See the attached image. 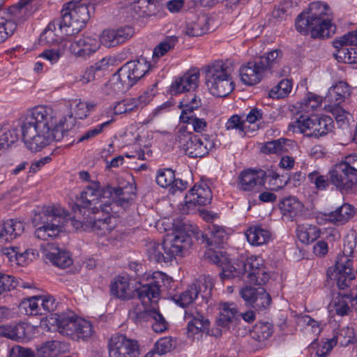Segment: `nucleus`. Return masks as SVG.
I'll return each mask as SVG.
<instances>
[{
	"instance_id": "obj_1",
	"label": "nucleus",
	"mask_w": 357,
	"mask_h": 357,
	"mask_svg": "<svg viewBox=\"0 0 357 357\" xmlns=\"http://www.w3.org/2000/svg\"><path fill=\"white\" fill-rule=\"evenodd\" d=\"M56 113L52 108L38 106L29 110L22 119L19 120L18 126L0 136V150L8 148L20 139L18 127H20L22 139L26 146L31 151H38L49 145L53 141L63 140L70 143L68 136L71 134L75 125L73 115L61 119L56 123Z\"/></svg>"
},
{
	"instance_id": "obj_2",
	"label": "nucleus",
	"mask_w": 357,
	"mask_h": 357,
	"mask_svg": "<svg viewBox=\"0 0 357 357\" xmlns=\"http://www.w3.org/2000/svg\"><path fill=\"white\" fill-rule=\"evenodd\" d=\"M176 234L172 238L165 239L162 243L149 241L146 244V254L150 260L157 263H168L181 255L192 243L191 235L198 234L199 229L185 219L173 223Z\"/></svg>"
},
{
	"instance_id": "obj_3",
	"label": "nucleus",
	"mask_w": 357,
	"mask_h": 357,
	"mask_svg": "<svg viewBox=\"0 0 357 357\" xmlns=\"http://www.w3.org/2000/svg\"><path fill=\"white\" fill-rule=\"evenodd\" d=\"M328 10L326 3L319 1L311 3L308 11L303 12L297 17L295 22L296 30L304 35L310 32L314 38L330 37L335 32V26L331 23Z\"/></svg>"
},
{
	"instance_id": "obj_4",
	"label": "nucleus",
	"mask_w": 357,
	"mask_h": 357,
	"mask_svg": "<svg viewBox=\"0 0 357 357\" xmlns=\"http://www.w3.org/2000/svg\"><path fill=\"white\" fill-rule=\"evenodd\" d=\"M241 275L245 281L255 285L265 284L270 278V274L266 271L262 258L257 256H250L243 261L225 263L222 266V279Z\"/></svg>"
},
{
	"instance_id": "obj_5",
	"label": "nucleus",
	"mask_w": 357,
	"mask_h": 357,
	"mask_svg": "<svg viewBox=\"0 0 357 357\" xmlns=\"http://www.w3.org/2000/svg\"><path fill=\"white\" fill-rule=\"evenodd\" d=\"M67 220V214L61 208L48 206L33 218L36 227L35 236L43 241L54 238L61 232Z\"/></svg>"
},
{
	"instance_id": "obj_6",
	"label": "nucleus",
	"mask_w": 357,
	"mask_h": 357,
	"mask_svg": "<svg viewBox=\"0 0 357 357\" xmlns=\"http://www.w3.org/2000/svg\"><path fill=\"white\" fill-rule=\"evenodd\" d=\"M151 65L144 57L123 65L113 75L110 86L116 93L130 89L150 70Z\"/></svg>"
},
{
	"instance_id": "obj_7",
	"label": "nucleus",
	"mask_w": 357,
	"mask_h": 357,
	"mask_svg": "<svg viewBox=\"0 0 357 357\" xmlns=\"http://www.w3.org/2000/svg\"><path fill=\"white\" fill-rule=\"evenodd\" d=\"M94 6L89 3L68 2L61 11V17L58 20L64 26L66 35H73L84 28L90 19L91 11Z\"/></svg>"
},
{
	"instance_id": "obj_8",
	"label": "nucleus",
	"mask_w": 357,
	"mask_h": 357,
	"mask_svg": "<svg viewBox=\"0 0 357 357\" xmlns=\"http://www.w3.org/2000/svg\"><path fill=\"white\" fill-rule=\"evenodd\" d=\"M231 67L223 61H215L206 71V83L210 93L217 97H226L234 89Z\"/></svg>"
},
{
	"instance_id": "obj_9",
	"label": "nucleus",
	"mask_w": 357,
	"mask_h": 357,
	"mask_svg": "<svg viewBox=\"0 0 357 357\" xmlns=\"http://www.w3.org/2000/svg\"><path fill=\"white\" fill-rule=\"evenodd\" d=\"M175 141L190 158H202L207 155L215 143L208 135L200 137L188 130L186 126H179L175 133Z\"/></svg>"
},
{
	"instance_id": "obj_10",
	"label": "nucleus",
	"mask_w": 357,
	"mask_h": 357,
	"mask_svg": "<svg viewBox=\"0 0 357 357\" xmlns=\"http://www.w3.org/2000/svg\"><path fill=\"white\" fill-rule=\"evenodd\" d=\"M35 0H20L10 6L7 11L0 9V43L5 41L15 31L17 24L26 20L29 16V5ZM4 0H0V8Z\"/></svg>"
},
{
	"instance_id": "obj_11",
	"label": "nucleus",
	"mask_w": 357,
	"mask_h": 357,
	"mask_svg": "<svg viewBox=\"0 0 357 357\" xmlns=\"http://www.w3.org/2000/svg\"><path fill=\"white\" fill-rule=\"evenodd\" d=\"M357 155L346 156L333 165L330 181L342 192H347L357 185Z\"/></svg>"
},
{
	"instance_id": "obj_12",
	"label": "nucleus",
	"mask_w": 357,
	"mask_h": 357,
	"mask_svg": "<svg viewBox=\"0 0 357 357\" xmlns=\"http://www.w3.org/2000/svg\"><path fill=\"white\" fill-rule=\"evenodd\" d=\"M289 128L294 132L303 133L309 137L319 138L332 131L333 121L332 118L328 116L301 115L296 121L289 124Z\"/></svg>"
},
{
	"instance_id": "obj_13",
	"label": "nucleus",
	"mask_w": 357,
	"mask_h": 357,
	"mask_svg": "<svg viewBox=\"0 0 357 357\" xmlns=\"http://www.w3.org/2000/svg\"><path fill=\"white\" fill-rule=\"evenodd\" d=\"M56 321L59 333L73 340H85L90 338L93 333L90 321L74 314H58Z\"/></svg>"
},
{
	"instance_id": "obj_14",
	"label": "nucleus",
	"mask_w": 357,
	"mask_h": 357,
	"mask_svg": "<svg viewBox=\"0 0 357 357\" xmlns=\"http://www.w3.org/2000/svg\"><path fill=\"white\" fill-rule=\"evenodd\" d=\"M172 282V278L165 273L154 272L151 281L137 289V296L144 305L156 304L160 298L161 291L171 288Z\"/></svg>"
},
{
	"instance_id": "obj_15",
	"label": "nucleus",
	"mask_w": 357,
	"mask_h": 357,
	"mask_svg": "<svg viewBox=\"0 0 357 357\" xmlns=\"http://www.w3.org/2000/svg\"><path fill=\"white\" fill-rule=\"evenodd\" d=\"M212 287V279L209 276H201L174 300L182 307L192 303L198 298L199 294L203 300H207L211 295Z\"/></svg>"
},
{
	"instance_id": "obj_16",
	"label": "nucleus",
	"mask_w": 357,
	"mask_h": 357,
	"mask_svg": "<svg viewBox=\"0 0 357 357\" xmlns=\"http://www.w3.org/2000/svg\"><path fill=\"white\" fill-rule=\"evenodd\" d=\"M337 50L335 56L339 61L357 63V31L349 32L333 41Z\"/></svg>"
},
{
	"instance_id": "obj_17",
	"label": "nucleus",
	"mask_w": 357,
	"mask_h": 357,
	"mask_svg": "<svg viewBox=\"0 0 357 357\" xmlns=\"http://www.w3.org/2000/svg\"><path fill=\"white\" fill-rule=\"evenodd\" d=\"M109 357H139V349L137 342L126 335L116 334L108 341Z\"/></svg>"
},
{
	"instance_id": "obj_18",
	"label": "nucleus",
	"mask_w": 357,
	"mask_h": 357,
	"mask_svg": "<svg viewBox=\"0 0 357 357\" xmlns=\"http://www.w3.org/2000/svg\"><path fill=\"white\" fill-rule=\"evenodd\" d=\"M93 218H90L89 223L91 229L98 236H105L109 234L115 227L110 217L112 207L109 203L100 204L99 206L91 208Z\"/></svg>"
},
{
	"instance_id": "obj_19",
	"label": "nucleus",
	"mask_w": 357,
	"mask_h": 357,
	"mask_svg": "<svg viewBox=\"0 0 357 357\" xmlns=\"http://www.w3.org/2000/svg\"><path fill=\"white\" fill-rule=\"evenodd\" d=\"M266 178V172L261 169H245L238 176L237 186L240 190L256 194L264 188Z\"/></svg>"
},
{
	"instance_id": "obj_20",
	"label": "nucleus",
	"mask_w": 357,
	"mask_h": 357,
	"mask_svg": "<svg viewBox=\"0 0 357 357\" xmlns=\"http://www.w3.org/2000/svg\"><path fill=\"white\" fill-rule=\"evenodd\" d=\"M101 193L100 183L91 182L81 192L80 197L77 199V203L73 207L75 213L78 211L79 213H82V208H84L85 210L83 215H85L87 211L89 215L91 213V208L99 206L101 204L100 203Z\"/></svg>"
},
{
	"instance_id": "obj_21",
	"label": "nucleus",
	"mask_w": 357,
	"mask_h": 357,
	"mask_svg": "<svg viewBox=\"0 0 357 357\" xmlns=\"http://www.w3.org/2000/svg\"><path fill=\"white\" fill-rule=\"evenodd\" d=\"M184 319L188 321L187 335L195 339L196 335L208 333L210 321L204 317L201 310L189 307L185 310Z\"/></svg>"
},
{
	"instance_id": "obj_22",
	"label": "nucleus",
	"mask_w": 357,
	"mask_h": 357,
	"mask_svg": "<svg viewBox=\"0 0 357 357\" xmlns=\"http://www.w3.org/2000/svg\"><path fill=\"white\" fill-rule=\"evenodd\" d=\"M130 317L136 324L149 322L155 333H162L167 328V321L154 306L144 310H133L130 312Z\"/></svg>"
},
{
	"instance_id": "obj_23",
	"label": "nucleus",
	"mask_w": 357,
	"mask_h": 357,
	"mask_svg": "<svg viewBox=\"0 0 357 357\" xmlns=\"http://www.w3.org/2000/svg\"><path fill=\"white\" fill-rule=\"evenodd\" d=\"M68 47L70 52L77 58L86 59L100 47V39L93 36H83L70 40Z\"/></svg>"
},
{
	"instance_id": "obj_24",
	"label": "nucleus",
	"mask_w": 357,
	"mask_h": 357,
	"mask_svg": "<svg viewBox=\"0 0 357 357\" xmlns=\"http://www.w3.org/2000/svg\"><path fill=\"white\" fill-rule=\"evenodd\" d=\"M134 33L135 30L130 26H125L116 29L105 30L100 37V42L105 47H113L125 43L131 38Z\"/></svg>"
},
{
	"instance_id": "obj_25",
	"label": "nucleus",
	"mask_w": 357,
	"mask_h": 357,
	"mask_svg": "<svg viewBox=\"0 0 357 357\" xmlns=\"http://www.w3.org/2000/svg\"><path fill=\"white\" fill-rule=\"evenodd\" d=\"M0 251L2 255L8 258L9 261L15 262L22 266H26L35 258L34 250L24 247H5L2 248Z\"/></svg>"
},
{
	"instance_id": "obj_26",
	"label": "nucleus",
	"mask_w": 357,
	"mask_h": 357,
	"mask_svg": "<svg viewBox=\"0 0 357 357\" xmlns=\"http://www.w3.org/2000/svg\"><path fill=\"white\" fill-rule=\"evenodd\" d=\"M266 73V70L257 58L249 61L240 69V75L242 82L248 85H254L259 83Z\"/></svg>"
},
{
	"instance_id": "obj_27",
	"label": "nucleus",
	"mask_w": 357,
	"mask_h": 357,
	"mask_svg": "<svg viewBox=\"0 0 357 357\" xmlns=\"http://www.w3.org/2000/svg\"><path fill=\"white\" fill-rule=\"evenodd\" d=\"M212 199L211 189L206 185H195L185 197V204L188 208L195 206L209 204Z\"/></svg>"
},
{
	"instance_id": "obj_28",
	"label": "nucleus",
	"mask_w": 357,
	"mask_h": 357,
	"mask_svg": "<svg viewBox=\"0 0 357 357\" xmlns=\"http://www.w3.org/2000/svg\"><path fill=\"white\" fill-rule=\"evenodd\" d=\"M42 249L47 259L54 265L65 268L73 264V259L69 253L59 248L54 243H47L42 245Z\"/></svg>"
},
{
	"instance_id": "obj_29",
	"label": "nucleus",
	"mask_w": 357,
	"mask_h": 357,
	"mask_svg": "<svg viewBox=\"0 0 357 357\" xmlns=\"http://www.w3.org/2000/svg\"><path fill=\"white\" fill-rule=\"evenodd\" d=\"M355 213L354 207L348 203H344L335 211L322 213L321 215V218L324 220L334 225L340 226L349 222L354 216Z\"/></svg>"
},
{
	"instance_id": "obj_30",
	"label": "nucleus",
	"mask_w": 357,
	"mask_h": 357,
	"mask_svg": "<svg viewBox=\"0 0 357 357\" xmlns=\"http://www.w3.org/2000/svg\"><path fill=\"white\" fill-rule=\"evenodd\" d=\"M351 95L349 85L344 81H340L331 86L328 91L324 101L326 105H340Z\"/></svg>"
},
{
	"instance_id": "obj_31",
	"label": "nucleus",
	"mask_w": 357,
	"mask_h": 357,
	"mask_svg": "<svg viewBox=\"0 0 357 357\" xmlns=\"http://www.w3.org/2000/svg\"><path fill=\"white\" fill-rule=\"evenodd\" d=\"M199 73L198 72L187 73L176 79L171 85V92L174 94L195 90L198 86Z\"/></svg>"
},
{
	"instance_id": "obj_32",
	"label": "nucleus",
	"mask_w": 357,
	"mask_h": 357,
	"mask_svg": "<svg viewBox=\"0 0 357 357\" xmlns=\"http://www.w3.org/2000/svg\"><path fill=\"white\" fill-rule=\"evenodd\" d=\"M110 291L113 296L122 300L132 298L134 294L129 279L123 276L114 278L110 284Z\"/></svg>"
},
{
	"instance_id": "obj_33",
	"label": "nucleus",
	"mask_w": 357,
	"mask_h": 357,
	"mask_svg": "<svg viewBox=\"0 0 357 357\" xmlns=\"http://www.w3.org/2000/svg\"><path fill=\"white\" fill-rule=\"evenodd\" d=\"M24 229V224L13 219L0 223V243L15 239Z\"/></svg>"
},
{
	"instance_id": "obj_34",
	"label": "nucleus",
	"mask_w": 357,
	"mask_h": 357,
	"mask_svg": "<svg viewBox=\"0 0 357 357\" xmlns=\"http://www.w3.org/2000/svg\"><path fill=\"white\" fill-rule=\"evenodd\" d=\"M201 106L202 100L198 96L192 92L185 94L178 105L181 109V121H188L190 119L188 115L194 114V111L198 109Z\"/></svg>"
},
{
	"instance_id": "obj_35",
	"label": "nucleus",
	"mask_w": 357,
	"mask_h": 357,
	"mask_svg": "<svg viewBox=\"0 0 357 357\" xmlns=\"http://www.w3.org/2000/svg\"><path fill=\"white\" fill-rule=\"evenodd\" d=\"M70 350L68 343L66 342L51 340L43 344L38 349V354L40 357H57Z\"/></svg>"
},
{
	"instance_id": "obj_36",
	"label": "nucleus",
	"mask_w": 357,
	"mask_h": 357,
	"mask_svg": "<svg viewBox=\"0 0 357 357\" xmlns=\"http://www.w3.org/2000/svg\"><path fill=\"white\" fill-rule=\"evenodd\" d=\"M203 241L208 246L220 247L227 238V233L222 226L211 224L208 226V233L202 235Z\"/></svg>"
},
{
	"instance_id": "obj_37",
	"label": "nucleus",
	"mask_w": 357,
	"mask_h": 357,
	"mask_svg": "<svg viewBox=\"0 0 357 357\" xmlns=\"http://www.w3.org/2000/svg\"><path fill=\"white\" fill-rule=\"evenodd\" d=\"M303 203L294 197L284 199L280 205L283 215L291 221L303 215Z\"/></svg>"
},
{
	"instance_id": "obj_38",
	"label": "nucleus",
	"mask_w": 357,
	"mask_h": 357,
	"mask_svg": "<svg viewBox=\"0 0 357 357\" xmlns=\"http://www.w3.org/2000/svg\"><path fill=\"white\" fill-rule=\"evenodd\" d=\"M248 241L252 245L268 243L271 239V232L262 226L250 227L245 232Z\"/></svg>"
},
{
	"instance_id": "obj_39",
	"label": "nucleus",
	"mask_w": 357,
	"mask_h": 357,
	"mask_svg": "<svg viewBox=\"0 0 357 357\" xmlns=\"http://www.w3.org/2000/svg\"><path fill=\"white\" fill-rule=\"evenodd\" d=\"M220 312L217 317V324L219 326L229 329L236 319L238 310L234 303H221L219 307Z\"/></svg>"
},
{
	"instance_id": "obj_40",
	"label": "nucleus",
	"mask_w": 357,
	"mask_h": 357,
	"mask_svg": "<svg viewBox=\"0 0 357 357\" xmlns=\"http://www.w3.org/2000/svg\"><path fill=\"white\" fill-rule=\"evenodd\" d=\"M62 33H65L64 26L58 19H55L48 24L44 32L40 35V40L50 45L54 44L59 42Z\"/></svg>"
},
{
	"instance_id": "obj_41",
	"label": "nucleus",
	"mask_w": 357,
	"mask_h": 357,
	"mask_svg": "<svg viewBox=\"0 0 357 357\" xmlns=\"http://www.w3.org/2000/svg\"><path fill=\"white\" fill-rule=\"evenodd\" d=\"M296 231L298 240L304 244L314 242L321 234L319 228L312 225H298Z\"/></svg>"
},
{
	"instance_id": "obj_42",
	"label": "nucleus",
	"mask_w": 357,
	"mask_h": 357,
	"mask_svg": "<svg viewBox=\"0 0 357 357\" xmlns=\"http://www.w3.org/2000/svg\"><path fill=\"white\" fill-rule=\"evenodd\" d=\"M273 326L268 321H260L257 323L250 331L252 339L257 342H264L272 336Z\"/></svg>"
},
{
	"instance_id": "obj_43",
	"label": "nucleus",
	"mask_w": 357,
	"mask_h": 357,
	"mask_svg": "<svg viewBox=\"0 0 357 357\" xmlns=\"http://www.w3.org/2000/svg\"><path fill=\"white\" fill-rule=\"evenodd\" d=\"M208 31L207 20L205 17L196 19L195 21L188 22L183 31L185 35L190 37H197Z\"/></svg>"
},
{
	"instance_id": "obj_44",
	"label": "nucleus",
	"mask_w": 357,
	"mask_h": 357,
	"mask_svg": "<svg viewBox=\"0 0 357 357\" xmlns=\"http://www.w3.org/2000/svg\"><path fill=\"white\" fill-rule=\"evenodd\" d=\"M283 56V53L280 50L275 49L266 54L257 57L259 64H261L266 72L272 70L280 63Z\"/></svg>"
},
{
	"instance_id": "obj_45",
	"label": "nucleus",
	"mask_w": 357,
	"mask_h": 357,
	"mask_svg": "<svg viewBox=\"0 0 357 357\" xmlns=\"http://www.w3.org/2000/svg\"><path fill=\"white\" fill-rule=\"evenodd\" d=\"M0 337H5L15 341L24 340L26 337L25 328L22 324L0 326Z\"/></svg>"
},
{
	"instance_id": "obj_46",
	"label": "nucleus",
	"mask_w": 357,
	"mask_h": 357,
	"mask_svg": "<svg viewBox=\"0 0 357 357\" xmlns=\"http://www.w3.org/2000/svg\"><path fill=\"white\" fill-rule=\"evenodd\" d=\"M291 80L283 79L269 91L268 96L272 98H282L291 92Z\"/></svg>"
},
{
	"instance_id": "obj_47",
	"label": "nucleus",
	"mask_w": 357,
	"mask_h": 357,
	"mask_svg": "<svg viewBox=\"0 0 357 357\" xmlns=\"http://www.w3.org/2000/svg\"><path fill=\"white\" fill-rule=\"evenodd\" d=\"M323 99L321 96L308 93L300 105L301 112L309 113L314 111L321 105Z\"/></svg>"
},
{
	"instance_id": "obj_48",
	"label": "nucleus",
	"mask_w": 357,
	"mask_h": 357,
	"mask_svg": "<svg viewBox=\"0 0 357 357\" xmlns=\"http://www.w3.org/2000/svg\"><path fill=\"white\" fill-rule=\"evenodd\" d=\"M287 139H279L268 142L261 148V151L266 154H280L287 151Z\"/></svg>"
},
{
	"instance_id": "obj_49",
	"label": "nucleus",
	"mask_w": 357,
	"mask_h": 357,
	"mask_svg": "<svg viewBox=\"0 0 357 357\" xmlns=\"http://www.w3.org/2000/svg\"><path fill=\"white\" fill-rule=\"evenodd\" d=\"M20 307L28 315H42L40 296L29 298L22 302Z\"/></svg>"
},
{
	"instance_id": "obj_50",
	"label": "nucleus",
	"mask_w": 357,
	"mask_h": 357,
	"mask_svg": "<svg viewBox=\"0 0 357 357\" xmlns=\"http://www.w3.org/2000/svg\"><path fill=\"white\" fill-rule=\"evenodd\" d=\"M174 172L172 169H162L157 172L155 181L162 188H171L174 181Z\"/></svg>"
},
{
	"instance_id": "obj_51",
	"label": "nucleus",
	"mask_w": 357,
	"mask_h": 357,
	"mask_svg": "<svg viewBox=\"0 0 357 357\" xmlns=\"http://www.w3.org/2000/svg\"><path fill=\"white\" fill-rule=\"evenodd\" d=\"M324 109L333 114L337 123H339L340 126L348 123L349 113L340 105H325Z\"/></svg>"
},
{
	"instance_id": "obj_52",
	"label": "nucleus",
	"mask_w": 357,
	"mask_h": 357,
	"mask_svg": "<svg viewBox=\"0 0 357 357\" xmlns=\"http://www.w3.org/2000/svg\"><path fill=\"white\" fill-rule=\"evenodd\" d=\"M271 303V297L270 294L264 288L259 287L258 292L251 306L257 310H262L266 309Z\"/></svg>"
},
{
	"instance_id": "obj_53",
	"label": "nucleus",
	"mask_w": 357,
	"mask_h": 357,
	"mask_svg": "<svg viewBox=\"0 0 357 357\" xmlns=\"http://www.w3.org/2000/svg\"><path fill=\"white\" fill-rule=\"evenodd\" d=\"M327 275L330 279L336 280L337 285L340 289H344L347 287L354 278V275H351L350 278L349 275L344 273H338L337 271H333L332 268H328Z\"/></svg>"
},
{
	"instance_id": "obj_54",
	"label": "nucleus",
	"mask_w": 357,
	"mask_h": 357,
	"mask_svg": "<svg viewBox=\"0 0 357 357\" xmlns=\"http://www.w3.org/2000/svg\"><path fill=\"white\" fill-rule=\"evenodd\" d=\"M342 346H347L349 344H354L357 342V335L351 327H344L340 330L337 337H334Z\"/></svg>"
},
{
	"instance_id": "obj_55",
	"label": "nucleus",
	"mask_w": 357,
	"mask_h": 357,
	"mask_svg": "<svg viewBox=\"0 0 357 357\" xmlns=\"http://www.w3.org/2000/svg\"><path fill=\"white\" fill-rule=\"evenodd\" d=\"M160 0H138L137 7L141 10L143 16L154 15Z\"/></svg>"
},
{
	"instance_id": "obj_56",
	"label": "nucleus",
	"mask_w": 357,
	"mask_h": 357,
	"mask_svg": "<svg viewBox=\"0 0 357 357\" xmlns=\"http://www.w3.org/2000/svg\"><path fill=\"white\" fill-rule=\"evenodd\" d=\"M137 109L136 102L134 98L124 99L121 101L117 102L114 106V114H122L130 112Z\"/></svg>"
},
{
	"instance_id": "obj_57",
	"label": "nucleus",
	"mask_w": 357,
	"mask_h": 357,
	"mask_svg": "<svg viewBox=\"0 0 357 357\" xmlns=\"http://www.w3.org/2000/svg\"><path fill=\"white\" fill-rule=\"evenodd\" d=\"M96 106V104L90 102H82L79 101L76 103L74 107V114L75 117L79 119H83L89 116L90 112L93 111Z\"/></svg>"
},
{
	"instance_id": "obj_58",
	"label": "nucleus",
	"mask_w": 357,
	"mask_h": 357,
	"mask_svg": "<svg viewBox=\"0 0 357 357\" xmlns=\"http://www.w3.org/2000/svg\"><path fill=\"white\" fill-rule=\"evenodd\" d=\"M111 121H107L101 124L97 125L96 127L86 130L82 135L78 137L77 143L89 141L99 135L103 130V128L108 126Z\"/></svg>"
},
{
	"instance_id": "obj_59",
	"label": "nucleus",
	"mask_w": 357,
	"mask_h": 357,
	"mask_svg": "<svg viewBox=\"0 0 357 357\" xmlns=\"http://www.w3.org/2000/svg\"><path fill=\"white\" fill-rule=\"evenodd\" d=\"M42 315L53 312L57 306V303L52 296H40Z\"/></svg>"
},
{
	"instance_id": "obj_60",
	"label": "nucleus",
	"mask_w": 357,
	"mask_h": 357,
	"mask_svg": "<svg viewBox=\"0 0 357 357\" xmlns=\"http://www.w3.org/2000/svg\"><path fill=\"white\" fill-rule=\"evenodd\" d=\"M173 347V341L171 337H165L158 340L154 347L155 353L162 355L171 351Z\"/></svg>"
},
{
	"instance_id": "obj_61",
	"label": "nucleus",
	"mask_w": 357,
	"mask_h": 357,
	"mask_svg": "<svg viewBox=\"0 0 357 357\" xmlns=\"http://www.w3.org/2000/svg\"><path fill=\"white\" fill-rule=\"evenodd\" d=\"M176 40L173 38H169L158 45L153 53V57L160 58L164 56L169 50L174 47Z\"/></svg>"
},
{
	"instance_id": "obj_62",
	"label": "nucleus",
	"mask_w": 357,
	"mask_h": 357,
	"mask_svg": "<svg viewBox=\"0 0 357 357\" xmlns=\"http://www.w3.org/2000/svg\"><path fill=\"white\" fill-rule=\"evenodd\" d=\"M337 340L333 337L321 344L317 350L316 354L318 357H326L337 344Z\"/></svg>"
},
{
	"instance_id": "obj_63",
	"label": "nucleus",
	"mask_w": 357,
	"mask_h": 357,
	"mask_svg": "<svg viewBox=\"0 0 357 357\" xmlns=\"http://www.w3.org/2000/svg\"><path fill=\"white\" fill-rule=\"evenodd\" d=\"M16 282L14 277L0 273V294L6 291L15 289Z\"/></svg>"
},
{
	"instance_id": "obj_64",
	"label": "nucleus",
	"mask_w": 357,
	"mask_h": 357,
	"mask_svg": "<svg viewBox=\"0 0 357 357\" xmlns=\"http://www.w3.org/2000/svg\"><path fill=\"white\" fill-rule=\"evenodd\" d=\"M9 357H35V354L31 349L16 345L10 349Z\"/></svg>"
}]
</instances>
